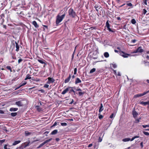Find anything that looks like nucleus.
Segmentation results:
<instances>
[{
  "label": "nucleus",
  "instance_id": "393cba45",
  "mask_svg": "<svg viewBox=\"0 0 149 149\" xmlns=\"http://www.w3.org/2000/svg\"><path fill=\"white\" fill-rule=\"evenodd\" d=\"M104 56L106 58H108L109 56V54L108 52H105L104 54Z\"/></svg>",
  "mask_w": 149,
  "mask_h": 149
},
{
  "label": "nucleus",
  "instance_id": "774afa93",
  "mask_svg": "<svg viewBox=\"0 0 149 149\" xmlns=\"http://www.w3.org/2000/svg\"><path fill=\"white\" fill-rule=\"evenodd\" d=\"M92 146V144H89V145L88 146V147H91Z\"/></svg>",
  "mask_w": 149,
  "mask_h": 149
},
{
  "label": "nucleus",
  "instance_id": "4be33fe9",
  "mask_svg": "<svg viewBox=\"0 0 149 149\" xmlns=\"http://www.w3.org/2000/svg\"><path fill=\"white\" fill-rule=\"evenodd\" d=\"M20 141H14V142L13 143L12 145L13 146H15V145L19 143H20Z\"/></svg>",
  "mask_w": 149,
  "mask_h": 149
},
{
  "label": "nucleus",
  "instance_id": "f8f14e48",
  "mask_svg": "<svg viewBox=\"0 0 149 149\" xmlns=\"http://www.w3.org/2000/svg\"><path fill=\"white\" fill-rule=\"evenodd\" d=\"M71 88V87H69L67 88L65 90H64L61 93V94L63 95H64L67 93L68 91H69V89Z\"/></svg>",
  "mask_w": 149,
  "mask_h": 149
},
{
  "label": "nucleus",
  "instance_id": "69168bd1",
  "mask_svg": "<svg viewBox=\"0 0 149 149\" xmlns=\"http://www.w3.org/2000/svg\"><path fill=\"white\" fill-rule=\"evenodd\" d=\"M147 0H145V1H144V3H145V4H146V5H147Z\"/></svg>",
  "mask_w": 149,
  "mask_h": 149
},
{
  "label": "nucleus",
  "instance_id": "4468645a",
  "mask_svg": "<svg viewBox=\"0 0 149 149\" xmlns=\"http://www.w3.org/2000/svg\"><path fill=\"white\" fill-rule=\"evenodd\" d=\"M15 43L16 45V51L17 52H18L19 51V46L18 45V43L16 41H15Z\"/></svg>",
  "mask_w": 149,
  "mask_h": 149
},
{
  "label": "nucleus",
  "instance_id": "39448f33",
  "mask_svg": "<svg viewBox=\"0 0 149 149\" xmlns=\"http://www.w3.org/2000/svg\"><path fill=\"white\" fill-rule=\"evenodd\" d=\"M119 53L120 55L124 58H127L130 55V54H126L123 52L120 51L119 52Z\"/></svg>",
  "mask_w": 149,
  "mask_h": 149
},
{
  "label": "nucleus",
  "instance_id": "ea45409f",
  "mask_svg": "<svg viewBox=\"0 0 149 149\" xmlns=\"http://www.w3.org/2000/svg\"><path fill=\"white\" fill-rule=\"evenodd\" d=\"M143 133L145 135L147 136L149 135V133H148V132L144 131L143 132Z\"/></svg>",
  "mask_w": 149,
  "mask_h": 149
},
{
  "label": "nucleus",
  "instance_id": "412c9836",
  "mask_svg": "<svg viewBox=\"0 0 149 149\" xmlns=\"http://www.w3.org/2000/svg\"><path fill=\"white\" fill-rule=\"evenodd\" d=\"M58 132V130H55L52 132L50 134L51 135H55Z\"/></svg>",
  "mask_w": 149,
  "mask_h": 149
},
{
  "label": "nucleus",
  "instance_id": "c9c22d12",
  "mask_svg": "<svg viewBox=\"0 0 149 149\" xmlns=\"http://www.w3.org/2000/svg\"><path fill=\"white\" fill-rule=\"evenodd\" d=\"M98 115H99V118L100 119L102 118L103 117V116L102 115H101L100 113H99Z\"/></svg>",
  "mask_w": 149,
  "mask_h": 149
},
{
  "label": "nucleus",
  "instance_id": "f03ea898",
  "mask_svg": "<svg viewBox=\"0 0 149 149\" xmlns=\"http://www.w3.org/2000/svg\"><path fill=\"white\" fill-rule=\"evenodd\" d=\"M69 15L70 17L72 18H75L77 15L75 12L74 11L73 9L70 8L69 9L68 11Z\"/></svg>",
  "mask_w": 149,
  "mask_h": 149
},
{
  "label": "nucleus",
  "instance_id": "8fccbe9b",
  "mask_svg": "<svg viewBox=\"0 0 149 149\" xmlns=\"http://www.w3.org/2000/svg\"><path fill=\"white\" fill-rule=\"evenodd\" d=\"M114 114L113 113H112L110 116V118H112L114 117Z\"/></svg>",
  "mask_w": 149,
  "mask_h": 149
},
{
  "label": "nucleus",
  "instance_id": "5701e85b",
  "mask_svg": "<svg viewBox=\"0 0 149 149\" xmlns=\"http://www.w3.org/2000/svg\"><path fill=\"white\" fill-rule=\"evenodd\" d=\"M31 79V75L29 74H28L26 75V77L25 79L24 80H26L28 79Z\"/></svg>",
  "mask_w": 149,
  "mask_h": 149
},
{
  "label": "nucleus",
  "instance_id": "f3484780",
  "mask_svg": "<svg viewBox=\"0 0 149 149\" xmlns=\"http://www.w3.org/2000/svg\"><path fill=\"white\" fill-rule=\"evenodd\" d=\"M71 75L70 74L69 77L65 80L64 82L65 83H68L70 81V80L71 79Z\"/></svg>",
  "mask_w": 149,
  "mask_h": 149
},
{
  "label": "nucleus",
  "instance_id": "c756f323",
  "mask_svg": "<svg viewBox=\"0 0 149 149\" xmlns=\"http://www.w3.org/2000/svg\"><path fill=\"white\" fill-rule=\"evenodd\" d=\"M139 136H134L133 137L132 139H130V141H133V140H134L136 138H139Z\"/></svg>",
  "mask_w": 149,
  "mask_h": 149
},
{
  "label": "nucleus",
  "instance_id": "e2e57ef3",
  "mask_svg": "<svg viewBox=\"0 0 149 149\" xmlns=\"http://www.w3.org/2000/svg\"><path fill=\"white\" fill-rule=\"evenodd\" d=\"M140 146H141L142 148H143V142H141V143H140Z\"/></svg>",
  "mask_w": 149,
  "mask_h": 149
},
{
  "label": "nucleus",
  "instance_id": "c03bdc74",
  "mask_svg": "<svg viewBox=\"0 0 149 149\" xmlns=\"http://www.w3.org/2000/svg\"><path fill=\"white\" fill-rule=\"evenodd\" d=\"M22 61H23V60L21 58H20V59H19L18 60V64L20 63L21 62H22Z\"/></svg>",
  "mask_w": 149,
  "mask_h": 149
},
{
  "label": "nucleus",
  "instance_id": "7ed1b4c3",
  "mask_svg": "<svg viewBox=\"0 0 149 149\" xmlns=\"http://www.w3.org/2000/svg\"><path fill=\"white\" fill-rule=\"evenodd\" d=\"M52 140V138H50L48 140H46V141H44L42 143L40 144L39 146L37 148H39L41 147L42 146L44 145L46 143L49 142L50 141H51Z\"/></svg>",
  "mask_w": 149,
  "mask_h": 149
},
{
  "label": "nucleus",
  "instance_id": "0eeeda50",
  "mask_svg": "<svg viewBox=\"0 0 149 149\" xmlns=\"http://www.w3.org/2000/svg\"><path fill=\"white\" fill-rule=\"evenodd\" d=\"M15 104L17 105L19 107H22L24 106L22 101L21 100L15 102Z\"/></svg>",
  "mask_w": 149,
  "mask_h": 149
},
{
  "label": "nucleus",
  "instance_id": "3c124183",
  "mask_svg": "<svg viewBox=\"0 0 149 149\" xmlns=\"http://www.w3.org/2000/svg\"><path fill=\"white\" fill-rule=\"evenodd\" d=\"M136 40L135 39H134V40H132L131 41V42H132L133 43H135L136 42Z\"/></svg>",
  "mask_w": 149,
  "mask_h": 149
},
{
  "label": "nucleus",
  "instance_id": "72a5a7b5",
  "mask_svg": "<svg viewBox=\"0 0 149 149\" xmlns=\"http://www.w3.org/2000/svg\"><path fill=\"white\" fill-rule=\"evenodd\" d=\"M6 68L7 69L10 70V72H12V70L11 69V67L10 66H7L6 67Z\"/></svg>",
  "mask_w": 149,
  "mask_h": 149
},
{
  "label": "nucleus",
  "instance_id": "6ab92c4d",
  "mask_svg": "<svg viewBox=\"0 0 149 149\" xmlns=\"http://www.w3.org/2000/svg\"><path fill=\"white\" fill-rule=\"evenodd\" d=\"M81 82V80L78 78H76L75 81V84H77L78 83H79Z\"/></svg>",
  "mask_w": 149,
  "mask_h": 149
},
{
  "label": "nucleus",
  "instance_id": "bb28decb",
  "mask_svg": "<svg viewBox=\"0 0 149 149\" xmlns=\"http://www.w3.org/2000/svg\"><path fill=\"white\" fill-rule=\"evenodd\" d=\"M130 139L129 138H126L123 139L122 140L124 142H127L130 141Z\"/></svg>",
  "mask_w": 149,
  "mask_h": 149
},
{
  "label": "nucleus",
  "instance_id": "09e8293b",
  "mask_svg": "<svg viewBox=\"0 0 149 149\" xmlns=\"http://www.w3.org/2000/svg\"><path fill=\"white\" fill-rule=\"evenodd\" d=\"M49 86V85L47 84H45L44 85V87L46 88H48Z\"/></svg>",
  "mask_w": 149,
  "mask_h": 149
},
{
  "label": "nucleus",
  "instance_id": "2eb2a0df",
  "mask_svg": "<svg viewBox=\"0 0 149 149\" xmlns=\"http://www.w3.org/2000/svg\"><path fill=\"white\" fill-rule=\"evenodd\" d=\"M18 109L17 108L12 107L10 108L9 111H17Z\"/></svg>",
  "mask_w": 149,
  "mask_h": 149
},
{
  "label": "nucleus",
  "instance_id": "49530a36",
  "mask_svg": "<svg viewBox=\"0 0 149 149\" xmlns=\"http://www.w3.org/2000/svg\"><path fill=\"white\" fill-rule=\"evenodd\" d=\"M112 67L113 68H116L117 65L115 64H112Z\"/></svg>",
  "mask_w": 149,
  "mask_h": 149
},
{
  "label": "nucleus",
  "instance_id": "dca6fc26",
  "mask_svg": "<svg viewBox=\"0 0 149 149\" xmlns=\"http://www.w3.org/2000/svg\"><path fill=\"white\" fill-rule=\"evenodd\" d=\"M38 61L40 63L42 64H44V66H45L46 64L45 62V61L44 60L38 59Z\"/></svg>",
  "mask_w": 149,
  "mask_h": 149
},
{
  "label": "nucleus",
  "instance_id": "e433bc0d",
  "mask_svg": "<svg viewBox=\"0 0 149 149\" xmlns=\"http://www.w3.org/2000/svg\"><path fill=\"white\" fill-rule=\"evenodd\" d=\"M131 23L133 24H135L136 23V21L135 20V19H132L131 20Z\"/></svg>",
  "mask_w": 149,
  "mask_h": 149
},
{
  "label": "nucleus",
  "instance_id": "7c9ffc66",
  "mask_svg": "<svg viewBox=\"0 0 149 149\" xmlns=\"http://www.w3.org/2000/svg\"><path fill=\"white\" fill-rule=\"evenodd\" d=\"M95 70H96V69L95 68H93L90 71V73H93V72H94L95 71Z\"/></svg>",
  "mask_w": 149,
  "mask_h": 149
},
{
  "label": "nucleus",
  "instance_id": "6e6d98bb",
  "mask_svg": "<svg viewBox=\"0 0 149 149\" xmlns=\"http://www.w3.org/2000/svg\"><path fill=\"white\" fill-rule=\"evenodd\" d=\"M143 14H145L147 12V10L145 9H143Z\"/></svg>",
  "mask_w": 149,
  "mask_h": 149
},
{
  "label": "nucleus",
  "instance_id": "c85d7f7f",
  "mask_svg": "<svg viewBox=\"0 0 149 149\" xmlns=\"http://www.w3.org/2000/svg\"><path fill=\"white\" fill-rule=\"evenodd\" d=\"M25 134L26 136H28L31 134V133L28 131H26L25 132Z\"/></svg>",
  "mask_w": 149,
  "mask_h": 149
},
{
  "label": "nucleus",
  "instance_id": "5fc2aeb1",
  "mask_svg": "<svg viewBox=\"0 0 149 149\" xmlns=\"http://www.w3.org/2000/svg\"><path fill=\"white\" fill-rule=\"evenodd\" d=\"M102 139L100 137L98 139V142H101L102 141Z\"/></svg>",
  "mask_w": 149,
  "mask_h": 149
},
{
  "label": "nucleus",
  "instance_id": "9d476101",
  "mask_svg": "<svg viewBox=\"0 0 149 149\" xmlns=\"http://www.w3.org/2000/svg\"><path fill=\"white\" fill-rule=\"evenodd\" d=\"M139 104L144 106H145L147 104H148L149 105V101L147 102H143V101L140 102H139Z\"/></svg>",
  "mask_w": 149,
  "mask_h": 149
},
{
  "label": "nucleus",
  "instance_id": "6e6552de",
  "mask_svg": "<svg viewBox=\"0 0 149 149\" xmlns=\"http://www.w3.org/2000/svg\"><path fill=\"white\" fill-rule=\"evenodd\" d=\"M48 80L47 81V83L48 84H50L51 83H53L55 81V80L53 78L48 77Z\"/></svg>",
  "mask_w": 149,
  "mask_h": 149
},
{
  "label": "nucleus",
  "instance_id": "1a4fd4ad",
  "mask_svg": "<svg viewBox=\"0 0 149 149\" xmlns=\"http://www.w3.org/2000/svg\"><path fill=\"white\" fill-rule=\"evenodd\" d=\"M132 114L133 117L135 118H136L137 116L138 115V113H137L136 111H135L134 110L133 111Z\"/></svg>",
  "mask_w": 149,
  "mask_h": 149
},
{
  "label": "nucleus",
  "instance_id": "2f4dec72",
  "mask_svg": "<svg viewBox=\"0 0 149 149\" xmlns=\"http://www.w3.org/2000/svg\"><path fill=\"white\" fill-rule=\"evenodd\" d=\"M108 30L109 31V32H114L115 31V30L114 29L113 30H112L111 29V28H110V27H109V28H107Z\"/></svg>",
  "mask_w": 149,
  "mask_h": 149
},
{
  "label": "nucleus",
  "instance_id": "473e14b6",
  "mask_svg": "<svg viewBox=\"0 0 149 149\" xmlns=\"http://www.w3.org/2000/svg\"><path fill=\"white\" fill-rule=\"evenodd\" d=\"M27 83V82L26 81H24L23 82H22L20 85V86H22L26 85Z\"/></svg>",
  "mask_w": 149,
  "mask_h": 149
},
{
  "label": "nucleus",
  "instance_id": "603ef678",
  "mask_svg": "<svg viewBox=\"0 0 149 149\" xmlns=\"http://www.w3.org/2000/svg\"><path fill=\"white\" fill-rule=\"evenodd\" d=\"M5 141V139H3L2 140H0V143H3Z\"/></svg>",
  "mask_w": 149,
  "mask_h": 149
},
{
  "label": "nucleus",
  "instance_id": "a878e982",
  "mask_svg": "<svg viewBox=\"0 0 149 149\" xmlns=\"http://www.w3.org/2000/svg\"><path fill=\"white\" fill-rule=\"evenodd\" d=\"M71 88H72L74 89L75 90H76L77 91H82V90L81 89L79 88H77V89H76V87H71Z\"/></svg>",
  "mask_w": 149,
  "mask_h": 149
},
{
  "label": "nucleus",
  "instance_id": "ddd939ff",
  "mask_svg": "<svg viewBox=\"0 0 149 149\" xmlns=\"http://www.w3.org/2000/svg\"><path fill=\"white\" fill-rule=\"evenodd\" d=\"M142 64H145V66H149V62L146 61H142Z\"/></svg>",
  "mask_w": 149,
  "mask_h": 149
},
{
  "label": "nucleus",
  "instance_id": "bf43d9fd",
  "mask_svg": "<svg viewBox=\"0 0 149 149\" xmlns=\"http://www.w3.org/2000/svg\"><path fill=\"white\" fill-rule=\"evenodd\" d=\"M7 145H4V149H7Z\"/></svg>",
  "mask_w": 149,
  "mask_h": 149
},
{
  "label": "nucleus",
  "instance_id": "0e129e2a",
  "mask_svg": "<svg viewBox=\"0 0 149 149\" xmlns=\"http://www.w3.org/2000/svg\"><path fill=\"white\" fill-rule=\"evenodd\" d=\"M56 141L58 142L59 140V139L58 138H57L56 139Z\"/></svg>",
  "mask_w": 149,
  "mask_h": 149
},
{
  "label": "nucleus",
  "instance_id": "4c0bfd02",
  "mask_svg": "<svg viewBox=\"0 0 149 149\" xmlns=\"http://www.w3.org/2000/svg\"><path fill=\"white\" fill-rule=\"evenodd\" d=\"M61 124L62 126H66L67 125V123L65 122L61 123Z\"/></svg>",
  "mask_w": 149,
  "mask_h": 149
},
{
  "label": "nucleus",
  "instance_id": "9b49d317",
  "mask_svg": "<svg viewBox=\"0 0 149 149\" xmlns=\"http://www.w3.org/2000/svg\"><path fill=\"white\" fill-rule=\"evenodd\" d=\"M94 8L98 12L99 10L101 8V6H98L97 4H96L94 6Z\"/></svg>",
  "mask_w": 149,
  "mask_h": 149
},
{
  "label": "nucleus",
  "instance_id": "20e7f679",
  "mask_svg": "<svg viewBox=\"0 0 149 149\" xmlns=\"http://www.w3.org/2000/svg\"><path fill=\"white\" fill-rule=\"evenodd\" d=\"M149 92V91H147L146 92H144L143 93L140 94H137L136 95H135L134 96V97L135 98H136L137 97H141L146 95V94L148 93Z\"/></svg>",
  "mask_w": 149,
  "mask_h": 149
},
{
  "label": "nucleus",
  "instance_id": "aec40b11",
  "mask_svg": "<svg viewBox=\"0 0 149 149\" xmlns=\"http://www.w3.org/2000/svg\"><path fill=\"white\" fill-rule=\"evenodd\" d=\"M103 106L102 104L101 103L100 104V109L99 110V113H100L103 110Z\"/></svg>",
  "mask_w": 149,
  "mask_h": 149
},
{
  "label": "nucleus",
  "instance_id": "864d4df0",
  "mask_svg": "<svg viewBox=\"0 0 149 149\" xmlns=\"http://www.w3.org/2000/svg\"><path fill=\"white\" fill-rule=\"evenodd\" d=\"M96 27H92L90 28V29L91 30H93V29H96Z\"/></svg>",
  "mask_w": 149,
  "mask_h": 149
},
{
  "label": "nucleus",
  "instance_id": "a18cd8bd",
  "mask_svg": "<svg viewBox=\"0 0 149 149\" xmlns=\"http://www.w3.org/2000/svg\"><path fill=\"white\" fill-rule=\"evenodd\" d=\"M127 5L129 6H132V4L130 3H127Z\"/></svg>",
  "mask_w": 149,
  "mask_h": 149
},
{
  "label": "nucleus",
  "instance_id": "f257e3e1",
  "mask_svg": "<svg viewBox=\"0 0 149 149\" xmlns=\"http://www.w3.org/2000/svg\"><path fill=\"white\" fill-rule=\"evenodd\" d=\"M65 13H64L61 16H60L59 15H57L56 16V24H58L61 22L65 17Z\"/></svg>",
  "mask_w": 149,
  "mask_h": 149
},
{
  "label": "nucleus",
  "instance_id": "de8ad7c7",
  "mask_svg": "<svg viewBox=\"0 0 149 149\" xmlns=\"http://www.w3.org/2000/svg\"><path fill=\"white\" fill-rule=\"evenodd\" d=\"M142 127L144 128L146 127H149V125H143Z\"/></svg>",
  "mask_w": 149,
  "mask_h": 149
},
{
  "label": "nucleus",
  "instance_id": "680f3d73",
  "mask_svg": "<svg viewBox=\"0 0 149 149\" xmlns=\"http://www.w3.org/2000/svg\"><path fill=\"white\" fill-rule=\"evenodd\" d=\"M117 19L118 20H121V18L120 17H117Z\"/></svg>",
  "mask_w": 149,
  "mask_h": 149
},
{
  "label": "nucleus",
  "instance_id": "a211bd4d",
  "mask_svg": "<svg viewBox=\"0 0 149 149\" xmlns=\"http://www.w3.org/2000/svg\"><path fill=\"white\" fill-rule=\"evenodd\" d=\"M32 24L36 28H38L39 27L38 25L36 22L35 21H34L32 22Z\"/></svg>",
  "mask_w": 149,
  "mask_h": 149
},
{
  "label": "nucleus",
  "instance_id": "58836bf2",
  "mask_svg": "<svg viewBox=\"0 0 149 149\" xmlns=\"http://www.w3.org/2000/svg\"><path fill=\"white\" fill-rule=\"evenodd\" d=\"M84 93V92H79L78 93V94L79 96H81L83 95Z\"/></svg>",
  "mask_w": 149,
  "mask_h": 149
},
{
  "label": "nucleus",
  "instance_id": "052dcab7",
  "mask_svg": "<svg viewBox=\"0 0 149 149\" xmlns=\"http://www.w3.org/2000/svg\"><path fill=\"white\" fill-rule=\"evenodd\" d=\"M12 58L13 59H16V57L15 56H12Z\"/></svg>",
  "mask_w": 149,
  "mask_h": 149
},
{
  "label": "nucleus",
  "instance_id": "13d9d810",
  "mask_svg": "<svg viewBox=\"0 0 149 149\" xmlns=\"http://www.w3.org/2000/svg\"><path fill=\"white\" fill-rule=\"evenodd\" d=\"M0 113L3 114L4 113V111L2 110H0Z\"/></svg>",
  "mask_w": 149,
  "mask_h": 149
},
{
  "label": "nucleus",
  "instance_id": "79ce46f5",
  "mask_svg": "<svg viewBox=\"0 0 149 149\" xmlns=\"http://www.w3.org/2000/svg\"><path fill=\"white\" fill-rule=\"evenodd\" d=\"M139 122V119H136V120H135V121L134 122V123H138Z\"/></svg>",
  "mask_w": 149,
  "mask_h": 149
},
{
  "label": "nucleus",
  "instance_id": "cd10ccee",
  "mask_svg": "<svg viewBox=\"0 0 149 149\" xmlns=\"http://www.w3.org/2000/svg\"><path fill=\"white\" fill-rule=\"evenodd\" d=\"M17 114V113L16 112L12 113L10 114L13 117H15L16 116Z\"/></svg>",
  "mask_w": 149,
  "mask_h": 149
},
{
  "label": "nucleus",
  "instance_id": "423d86ee",
  "mask_svg": "<svg viewBox=\"0 0 149 149\" xmlns=\"http://www.w3.org/2000/svg\"><path fill=\"white\" fill-rule=\"evenodd\" d=\"M143 51V50L142 49L141 47H139L134 52V53H136L137 52L142 53Z\"/></svg>",
  "mask_w": 149,
  "mask_h": 149
},
{
  "label": "nucleus",
  "instance_id": "338daca9",
  "mask_svg": "<svg viewBox=\"0 0 149 149\" xmlns=\"http://www.w3.org/2000/svg\"><path fill=\"white\" fill-rule=\"evenodd\" d=\"M29 142L28 143H27V144H26L25 145V147H26L27 146H28L29 145Z\"/></svg>",
  "mask_w": 149,
  "mask_h": 149
},
{
  "label": "nucleus",
  "instance_id": "f704fd0d",
  "mask_svg": "<svg viewBox=\"0 0 149 149\" xmlns=\"http://www.w3.org/2000/svg\"><path fill=\"white\" fill-rule=\"evenodd\" d=\"M106 26L107 28H109V27H110L109 24V23L108 21H107L106 23Z\"/></svg>",
  "mask_w": 149,
  "mask_h": 149
},
{
  "label": "nucleus",
  "instance_id": "a19ab883",
  "mask_svg": "<svg viewBox=\"0 0 149 149\" xmlns=\"http://www.w3.org/2000/svg\"><path fill=\"white\" fill-rule=\"evenodd\" d=\"M114 72H115V73H116L117 75H118V76H121V74H120V72H118L117 73H116V71H115Z\"/></svg>",
  "mask_w": 149,
  "mask_h": 149
},
{
  "label": "nucleus",
  "instance_id": "b1692460",
  "mask_svg": "<svg viewBox=\"0 0 149 149\" xmlns=\"http://www.w3.org/2000/svg\"><path fill=\"white\" fill-rule=\"evenodd\" d=\"M36 109L37 110L39 111H42V108L40 107L39 106H36Z\"/></svg>",
  "mask_w": 149,
  "mask_h": 149
},
{
  "label": "nucleus",
  "instance_id": "37998d69",
  "mask_svg": "<svg viewBox=\"0 0 149 149\" xmlns=\"http://www.w3.org/2000/svg\"><path fill=\"white\" fill-rule=\"evenodd\" d=\"M77 68H75L74 69V74H76L77 73Z\"/></svg>",
  "mask_w": 149,
  "mask_h": 149
},
{
  "label": "nucleus",
  "instance_id": "4d7b16f0",
  "mask_svg": "<svg viewBox=\"0 0 149 149\" xmlns=\"http://www.w3.org/2000/svg\"><path fill=\"white\" fill-rule=\"evenodd\" d=\"M57 125V123L56 122H55L52 126V127H54L56 125Z\"/></svg>",
  "mask_w": 149,
  "mask_h": 149
}]
</instances>
